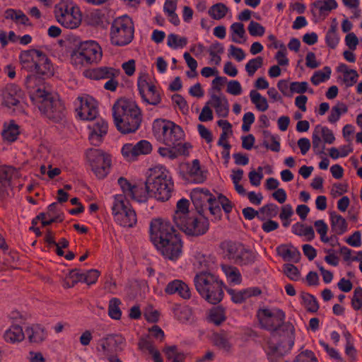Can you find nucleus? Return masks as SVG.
I'll return each mask as SVG.
<instances>
[{
    "label": "nucleus",
    "mask_w": 362,
    "mask_h": 362,
    "mask_svg": "<svg viewBox=\"0 0 362 362\" xmlns=\"http://www.w3.org/2000/svg\"><path fill=\"white\" fill-rule=\"evenodd\" d=\"M209 320L216 325H220L226 320L224 310L220 307L211 309Z\"/></svg>",
    "instance_id": "09e8293b"
},
{
    "label": "nucleus",
    "mask_w": 362,
    "mask_h": 362,
    "mask_svg": "<svg viewBox=\"0 0 362 362\" xmlns=\"http://www.w3.org/2000/svg\"><path fill=\"white\" fill-rule=\"evenodd\" d=\"M151 144L146 140H141L136 144H125L121 150L124 159L129 162L134 161L141 155H147L152 151Z\"/></svg>",
    "instance_id": "f3484780"
},
{
    "label": "nucleus",
    "mask_w": 362,
    "mask_h": 362,
    "mask_svg": "<svg viewBox=\"0 0 362 362\" xmlns=\"http://www.w3.org/2000/svg\"><path fill=\"white\" fill-rule=\"evenodd\" d=\"M5 18L6 19H11L16 23H21L23 25H28L29 18L21 10H15L13 8H8L5 11Z\"/></svg>",
    "instance_id": "58836bf2"
},
{
    "label": "nucleus",
    "mask_w": 362,
    "mask_h": 362,
    "mask_svg": "<svg viewBox=\"0 0 362 362\" xmlns=\"http://www.w3.org/2000/svg\"><path fill=\"white\" fill-rule=\"evenodd\" d=\"M121 300L117 298H112L109 301L108 315L114 320H119L122 316V311L119 308Z\"/></svg>",
    "instance_id": "c03bdc74"
},
{
    "label": "nucleus",
    "mask_w": 362,
    "mask_h": 362,
    "mask_svg": "<svg viewBox=\"0 0 362 362\" xmlns=\"http://www.w3.org/2000/svg\"><path fill=\"white\" fill-rule=\"evenodd\" d=\"M39 110L48 119L54 123L66 122L67 111L64 103L49 94L39 101Z\"/></svg>",
    "instance_id": "4468645a"
},
{
    "label": "nucleus",
    "mask_w": 362,
    "mask_h": 362,
    "mask_svg": "<svg viewBox=\"0 0 362 362\" xmlns=\"http://www.w3.org/2000/svg\"><path fill=\"white\" fill-rule=\"evenodd\" d=\"M230 30L232 32V41L236 43H240L236 36L239 38H243L245 35V30L244 25L242 23H234L230 25Z\"/></svg>",
    "instance_id": "864d4df0"
},
{
    "label": "nucleus",
    "mask_w": 362,
    "mask_h": 362,
    "mask_svg": "<svg viewBox=\"0 0 362 362\" xmlns=\"http://www.w3.org/2000/svg\"><path fill=\"white\" fill-rule=\"evenodd\" d=\"M311 6L318 10L320 16L326 17L331 11L337 8L338 4L336 0H317Z\"/></svg>",
    "instance_id": "2f4dec72"
},
{
    "label": "nucleus",
    "mask_w": 362,
    "mask_h": 362,
    "mask_svg": "<svg viewBox=\"0 0 362 362\" xmlns=\"http://www.w3.org/2000/svg\"><path fill=\"white\" fill-rule=\"evenodd\" d=\"M119 69L108 66H100L89 69L86 76L93 80H105L109 78H117L119 76Z\"/></svg>",
    "instance_id": "4be33fe9"
},
{
    "label": "nucleus",
    "mask_w": 362,
    "mask_h": 362,
    "mask_svg": "<svg viewBox=\"0 0 362 362\" xmlns=\"http://www.w3.org/2000/svg\"><path fill=\"white\" fill-rule=\"evenodd\" d=\"M91 170L98 179H104L112 167L111 156L99 148H89L86 152Z\"/></svg>",
    "instance_id": "ddd939ff"
},
{
    "label": "nucleus",
    "mask_w": 362,
    "mask_h": 362,
    "mask_svg": "<svg viewBox=\"0 0 362 362\" xmlns=\"http://www.w3.org/2000/svg\"><path fill=\"white\" fill-rule=\"evenodd\" d=\"M332 230L337 235H342L348 228V223L344 218L337 214L335 211L330 213Z\"/></svg>",
    "instance_id": "7c9ffc66"
},
{
    "label": "nucleus",
    "mask_w": 362,
    "mask_h": 362,
    "mask_svg": "<svg viewBox=\"0 0 362 362\" xmlns=\"http://www.w3.org/2000/svg\"><path fill=\"white\" fill-rule=\"evenodd\" d=\"M191 198L194 205L203 206L211 202L215 197L207 189L196 188L192 191Z\"/></svg>",
    "instance_id": "cd10ccee"
},
{
    "label": "nucleus",
    "mask_w": 362,
    "mask_h": 362,
    "mask_svg": "<svg viewBox=\"0 0 362 362\" xmlns=\"http://www.w3.org/2000/svg\"><path fill=\"white\" fill-rule=\"evenodd\" d=\"M182 178L194 183H202L206 179V173L201 170L199 160L194 159L192 163H182L180 165Z\"/></svg>",
    "instance_id": "dca6fc26"
},
{
    "label": "nucleus",
    "mask_w": 362,
    "mask_h": 362,
    "mask_svg": "<svg viewBox=\"0 0 362 362\" xmlns=\"http://www.w3.org/2000/svg\"><path fill=\"white\" fill-rule=\"evenodd\" d=\"M126 339L121 334H107L98 341L96 351L109 362H122L117 354L124 350Z\"/></svg>",
    "instance_id": "1a4fd4ad"
},
{
    "label": "nucleus",
    "mask_w": 362,
    "mask_h": 362,
    "mask_svg": "<svg viewBox=\"0 0 362 362\" xmlns=\"http://www.w3.org/2000/svg\"><path fill=\"white\" fill-rule=\"evenodd\" d=\"M292 231L299 236H305L307 241H311L315 238V232L312 226H305L301 223H296L292 226Z\"/></svg>",
    "instance_id": "e433bc0d"
},
{
    "label": "nucleus",
    "mask_w": 362,
    "mask_h": 362,
    "mask_svg": "<svg viewBox=\"0 0 362 362\" xmlns=\"http://www.w3.org/2000/svg\"><path fill=\"white\" fill-rule=\"evenodd\" d=\"M277 254L281 256L285 261H293L298 262L300 259V253L299 250L293 247L281 245L276 248Z\"/></svg>",
    "instance_id": "c85d7f7f"
},
{
    "label": "nucleus",
    "mask_w": 362,
    "mask_h": 362,
    "mask_svg": "<svg viewBox=\"0 0 362 362\" xmlns=\"http://www.w3.org/2000/svg\"><path fill=\"white\" fill-rule=\"evenodd\" d=\"M280 50H279L276 55L275 59L279 66H287L288 64V59L286 57V48L284 43L279 45Z\"/></svg>",
    "instance_id": "0e129e2a"
},
{
    "label": "nucleus",
    "mask_w": 362,
    "mask_h": 362,
    "mask_svg": "<svg viewBox=\"0 0 362 362\" xmlns=\"http://www.w3.org/2000/svg\"><path fill=\"white\" fill-rule=\"evenodd\" d=\"M165 293L168 295L178 294V296L185 300L191 298V291L187 284L182 280L175 279L170 281L165 288Z\"/></svg>",
    "instance_id": "5701e85b"
},
{
    "label": "nucleus",
    "mask_w": 362,
    "mask_h": 362,
    "mask_svg": "<svg viewBox=\"0 0 362 362\" xmlns=\"http://www.w3.org/2000/svg\"><path fill=\"white\" fill-rule=\"evenodd\" d=\"M175 317L180 322H186L192 316V310L187 306H181L180 305H175L173 308Z\"/></svg>",
    "instance_id": "79ce46f5"
},
{
    "label": "nucleus",
    "mask_w": 362,
    "mask_h": 362,
    "mask_svg": "<svg viewBox=\"0 0 362 362\" xmlns=\"http://www.w3.org/2000/svg\"><path fill=\"white\" fill-rule=\"evenodd\" d=\"M247 30L252 36H262L265 32V28L260 23L254 21H250Z\"/></svg>",
    "instance_id": "69168bd1"
},
{
    "label": "nucleus",
    "mask_w": 362,
    "mask_h": 362,
    "mask_svg": "<svg viewBox=\"0 0 362 362\" xmlns=\"http://www.w3.org/2000/svg\"><path fill=\"white\" fill-rule=\"evenodd\" d=\"M209 103L215 109L216 113L218 117H226L228 115L229 104L225 96L220 97L213 94Z\"/></svg>",
    "instance_id": "bb28decb"
},
{
    "label": "nucleus",
    "mask_w": 362,
    "mask_h": 362,
    "mask_svg": "<svg viewBox=\"0 0 362 362\" xmlns=\"http://www.w3.org/2000/svg\"><path fill=\"white\" fill-rule=\"evenodd\" d=\"M294 362H318V360L312 351L305 350L296 357Z\"/></svg>",
    "instance_id": "e2e57ef3"
},
{
    "label": "nucleus",
    "mask_w": 362,
    "mask_h": 362,
    "mask_svg": "<svg viewBox=\"0 0 362 362\" xmlns=\"http://www.w3.org/2000/svg\"><path fill=\"white\" fill-rule=\"evenodd\" d=\"M300 298L306 310L310 313H316L319 309V304L316 298L304 291L300 293Z\"/></svg>",
    "instance_id": "4c0bfd02"
},
{
    "label": "nucleus",
    "mask_w": 362,
    "mask_h": 362,
    "mask_svg": "<svg viewBox=\"0 0 362 362\" xmlns=\"http://www.w3.org/2000/svg\"><path fill=\"white\" fill-rule=\"evenodd\" d=\"M265 138H270L272 144L269 145L267 141H264L263 145L272 151L279 152L280 151V143L276 139L274 136L272 135L269 131H263Z\"/></svg>",
    "instance_id": "052dcab7"
},
{
    "label": "nucleus",
    "mask_w": 362,
    "mask_h": 362,
    "mask_svg": "<svg viewBox=\"0 0 362 362\" xmlns=\"http://www.w3.org/2000/svg\"><path fill=\"white\" fill-rule=\"evenodd\" d=\"M250 97L252 103L256 108L261 112H264L269 108V105L266 98L261 95L257 91L252 90L250 93Z\"/></svg>",
    "instance_id": "a19ab883"
},
{
    "label": "nucleus",
    "mask_w": 362,
    "mask_h": 362,
    "mask_svg": "<svg viewBox=\"0 0 362 362\" xmlns=\"http://www.w3.org/2000/svg\"><path fill=\"white\" fill-rule=\"evenodd\" d=\"M118 183L124 192H128L129 195L139 201V195L142 194L144 192V188L142 186L132 185L129 181L124 177H119L118 179Z\"/></svg>",
    "instance_id": "72a5a7b5"
},
{
    "label": "nucleus",
    "mask_w": 362,
    "mask_h": 362,
    "mask_svg": "<svg viewBox=\"0 0 362 362\" xmlns=\"http://www.w3.org/2000/svg\"><path fill=\"white\" fill-rule=\"evenodd\" d=\"M174 189V182L170 171L163 165H155L149 169L139 202H145L148 197L161 202L168 201Z\"/></svg>",
    "instance_id": "7ed1b4c3"
},
{
    "label": "nucleus",
    "mask_w": 362,
    "mask_h": 362,
    "mask_svg": "<svg viewBox=\"0 0 362 362\" xmlns=\"http://www.w3.org/2000/svg\"><path fill=\"white\" fill-rule=\"evenodd\" d=\"M134 27L132 20L127 16L115 18L111 23L110 39L115 46H125L129 44L133 38Z\"/></svg>",
    "instance_id": "6e6552de"
},
{
    "label": "nucleus",
    "mask_w": 362,
    "mask_h": 362,
    "mask_svg": "<svg viewBox=\"0 0 362 362\" xmlns=\"http://www.w3.org/2000/svg\"><path fill=\"white\" fill-rule=\"evenodd\" d=\"M279 212V208L278 206L274 204H268L264 206H263L259 209L260 215L258 216V218L264 221L266 219V218H274L276 217Z\"/></svg>",
    "instance_id": "a18cd8bd"
},
{
    "label": "nucleus",
    "mask_w": 362,
    "mask_h": 362,
    "mask_svg": "<svg viewBox=\"0 0 362 362\" xmlns=\"http://www.w3.org/2000/svg\"><path fill=\"white\" fill-rule=\"evenodd\" d=\"M102 49L95 41L89 40L79 44L71 55V62L76 65L89 64L102 58Z\"/></svg>",
    "instance_id": "9b49d317"
},
{
    "label": "nucleus",
    "mask_w": 362,
    "mask_h": 362,
    "mask_svg": "<svg viewBox=\"0 0 362 362\" xmlns=\"http://www.w3.org/2000/svg\"><path fill=\"white\" fill-rule=\"evenodd\" d=\"M25 334L31 343H40L45 340L47 334L45 329L38 325L25 329Z\"/></svg>",
    "instance_id": "473e14b6"
},
{
    "label": "nucleus",
    "mask_w": 362,
    "mask_h": 362,
    "mask_svg": "<svg viewBox=\"0 0 362 362\" xmlns=\"http://www.w3.org/2000/svg\"><path fill=\"white\" fill-rule=\"evenodd\" d=\"M327 46L334 49L339 43V37L337 34V25H332L325 37Z\"/></svg>",
    "instance_id": "5fc2aeb1"
},
{
    "label": "nucleus",
    "mask_w": 362,
    "mask_h": 362,
    "mask_svg": "<svg viewBox=\"0 0 362 362\" xmlns=\"http://www.w3.org/2000/svg\"><path fill=\"white\" fill-rule=\"evenodd\" d=\"M21 95V90L17 86H8L3 93V104L8 107L16 106L19 103Z\"/></svg>",
    "instance_id": "393cba45"
},
{
    "label": "nucleus",
    "mask_w": 362,
    "mask_h": 362,
    "mask_svg": "<svg viewBox=\"0 0 362 362\" xmlns=\"http://www.w3.org/2000/svg\"><path fill=\"white\" fill-rule=\"evenodd\" d=\"M347 111L348 107L346 104L338 103L332 108L330 115L328 116V121L330 123H335L339 119L341 115L347 112Z\"/></svg>",
    "instance_id": "49530a36"
},
{
    "label": "nucleus",
    "mask_w": 362,
    "mask_h": 362,
    "mask_svg": "<svg viewBox=\"0 0 362 362\" xmlns=\"http://www.w3.org/2000/svg\"><path fill=\"white\" fill-rule=\"evenodd\" d=\"M351 305L356 310L362 308V288L357 287L355 288L351 300Z\"/></svg>",
    "instance_id": "338daca9"
},
{
    "label": "nucleus",
    "mask_w": 362,
    "mask_h": 362,
    "mask_svg": "<svg viewBox=\"0 0 362 362\" xmlns=\"http://www.w3.org/2000/svg\"><path fill=\"white\" fill-rule=\"evenodd\" d=\"M323 71H317L315 72V74L313 75V76L310 78L311 83L317 86L320 83L329 79L330 78L331 75V68L329 66H325L323 68Z\"/></svg>",
    "instance_id": "8fccbe9b"
},
{
    "label": "nucleus",
    "mask_w": 362,
    "mask_h": 362,
    "mask_svg": "<svg viewBox=\"0 0 362 362\" xmlns=\"http://www.w3.org/2000/svg\"><path fill=\"white\" fill-rule=\"evenodd\" d=\"M223 269L231 282L235 284L241 282V274L238 268L232 266H223Z\"/></svg>",
    "instance_id": "6e6d98bb"
},
{
    "label": "nucleus",
    "mask_w": 362,
    "mask_h": 362,
    "mask_svg": "<svg viewBox=\"0 0 362 362\" xmlns=\"http://www.w3.org/2000/svg\"><path fill=\"white\" fill-rule=\"evenodd\" d=\"M320 125H317L312 134L313 148L316 154L324 153L325 145L322 144V140L319 134Z\"/></svg>",
    "instance_id": "3c124183"
},
{
    "label": "nucleus",
    "mask_w": 362,
    "mask_h": 362,
    "mask_svg": "<svg viewBox=\"0 0 362 362\" xmlns=\"http://www.w3.org/2000/svg\"><path fill=\"white\" fill-rule=\"evenodd\" d=\"M115 220L123 227L132 228L136 225L137 218L124 194H117L112 207Z\"/></svg>",
    "instance_id": "f8f14e48"
},
{
    "label": "nucleus",
    "mask_w": 362,
    "mask_h": 362,
    "mask_svg": "<svg viewBox=\"0 0 362 362\" xmlns=\"http://www.w3.org/2000/svg\"><path fill=\"white\" fill-rule=\"evenodd\" d=\"M88 128L90 129L88 139L90 144L95 146H99L102 143L103 137L107 134V123L103 119H98L93 124L89 125Z\"/></svg>",
    "instance_id": "412c9836"
},
{
    "label": "nucleus",
    "mask_w": 362,
    "mask_h": 362,
    "mask_svg": "<svg viewBox=\"0 0 362 362\" xmlns=\"http://www.w3.org/2000/svg\"><path fill=\"white\" fill-rule=\"evenodd\" d=\"M197 291L208 303L216 305L223 298V281L218 276L207 272H201L194 278Z\"/></svg>",
    "instance_id": "39448f33"
},
{
    "label": "nucleus",
    "mask_w": 362,
    "mask_h": 362,
    "mask_svg": "<svg viewBox=\"0 0 362 362\" xmlns=\"http://www.w3.org/2000/svg\"><path fill=\"white\" fill-rule=\"evenodd\" d=\"M84 281V273L80 272L79 269H75L70 271L66 279V284L69 288L73 287L78 282Z\"/></svg>",
    "instance_id": "603ef678"
},
{
    "label": "nucleus",
    "mask_w": 362,
    "mask_h": 362,
    "mask_svg": "<svg viewBox=\"0 0 362 362\" xmlns=\"http://www.w3.org/2000/svg\"><path fill=\"white\" fill-rule=\"evenodd\" d=\"M112 117L117 129L123 134L135 132L142 121L141 112L136 103L125 98L115 103Z\"/></svg>",
    "instance_id": "20e7f679"
},
{
    "label": "nucleus",
    "mask_w": 362,
    "mask_h": 362,
    "mask_svg": "<svg viewBox=\"0 0 362 362\" xmlns=\"http://www.w3.org/2000/svg\"><path fill=\"white\" fill-rule=\"evenodd\" d=\"M81 105L78 115L82 119L93 120L98 115L95 102L92 98H79Z\"/></svg>",
    "instance_id": "b1692460"
},
{
    "label": "nucleus",
    "mask_w": 362,
    "mask_h": 362,
    "mask_svg": "<svg viewBox=\"0 0 362 362\" xmlns=\"http://www.w3.org/2000/svg\"><path fill=\"white\" fill-rule=\"evenodd\" d=\"M43 76L32 73L27 76L25 85L31 98L42 100L49 93L44 90Z\"/></svg>",
    "instance_id": "a211bd4d"
},
{
    "label": "nucleus",
    "mask_w": 362,
    "mask_h": 362,
    "mask_svg": "<svg viewBox=\"0 0 362 362\" xmlns=\"http://www.w3.org/2000/svg\"><path fill=\"white\" fill-rule=\"evenodd\" d=\"M219 247L223 257L235 264L249 265L255 260V253L240 242L224 240L220 243Z\"/></svg>",
    "instance_id": "0eeeda50"
},
{
    "label": "nucleus",
    "mask_w": 362,
    "mask_h": 362,
    "mask_svg": "<svg viewBox=\"0 0 362 362\" xmlns=\"http://www.w3.org/2000/svg\"><path fill=\"white\" fill-rule=\"evenodd\" d=\"M187 43V39L185 37H179L177 35L170 34L168 36V45L170 47L176 49L177 47H183Z\"/></svg>",
    "instance_id": "13d9d810"
},
{
    "label": "nucleus",
    "mask_w": 362,
    "mask_h": 362,
    "mask_svg": "<svg viewBox=\"0 0 362 362\" xmlns=\"http://www.w3.org/2000/svg\"><path fill=\"white\" fill-rule=\"evenodd\" d=\"M147 79L148 75L145 74L140 75L139 77L138 78L137 86L141 98L145 97L146 91L148 90V88L153 85L151 83H149Z\"/></svg>",
    "instance_id": "680f3d73"
},
{
    "label": "nucleus",
    "mask_w": 362,
    "mask_h": 362,
    "mask_svg": "<svg viewBox=\"0 0 362 362\" xmlns=\"http://www.w3.org/2000/svg\"><path fill=\"white\" fill-rule=\"evenodd\" d=\"M64 12L57 16V21L67 28H76L81 22V13L78 7L66 6Z\"/></svg>",
    "instance_id": "aec40b11"
},
{
    "label": "nucleus",
    "mask_w": 362,
    "mask_h": 362,
    "mask_svg": "<svg viewBox=\"0 0 362 362\" xmlns=\"http://www.w3.org/2000/svg\"><path fill=\"white\" fill-rule=\"evenodd\" d=\"M262 170V167L259 166L257 168V172L252 170L249 173L248 177L252 185L259 186L260 185L261 180L263 178Z\"/></svg>",
    "instance_id": "774afa93"
},
{
    "label": "nucleus",
    "mask_w": 362,
    "mask_h": 362,
    "mask_svg": "<svg viewBox=\"0 0 362 362\" xmlns=\"http://www.w3.org/2000/svg\"><path fill=\"white\" fill-rule=\"evenodd\" d=\"M19 134L18 126L16 124H10L2 132L3 138L10 142H13L17 139Z\"/></svg>",
    "instance_id": "4d7b16f0"
},
{
    "label": "nucleus",
    "mask_w": 362,
    "mask_h": 362,
    "mask_svg": "<svg viewBox=\"0 0 362 362\" xmlns=\"http://www.w3.org/2000/svg\"><path fill=\"white\" fill-rule=\"evenodd\" d=\"M155 133L159 134L163 142L169 147H176L182 144L184 132L182 128L170 121L156 119L153 125Z\"/></svg>",
    "instance_id": "9d476101"
},
{
    "label": "nucleus",
    "mask_w": 362,
    "mask_h": 362,
    "mask_svg": "<svg viewBox=\"0 0 362 362\" xmlns=\"http://www.w3.org/2000/svg\"><path fill=\"white\" fill-rule=\"evenodd\" d=\"M24 338L25 334L19 325L11 326L4 334L5 340L12 343L21 341Z\"/></svg>",
    "instance_id": "c9c22d12"
},
{
    "label": "nucleus",
    "mask_w": 362,
    "mask_h": 362,
    "mask_svg": "<svg viewBox=\"0 0 362 362\" xmlns=\"http://www.w3.org/2000/svg\"><path fill=\"white\" fill-rule=\"evenodd\" d=\"M19 176L18 170L11 165L0 167V199L8 196V189L11 187V180Z\"/></svg>",
    "instance_id": "6ab92c4d"
},
{
    "label": "nucleus",
    "mask_w": 362,
    "mask_h": 362,
    "mask_svg": "<svg viewBox=\"0 0 362 362\" xmlns=\"http://www.w3.org/2000/svg\"><path fill=\"white\" fill-rule=\"evenodd\" d=\"M189 202L187 199H181L177 202L176 211L173 216V221L175 224L194 214L189 211Z\"/></svg>",
    "instance_id": "c756f323"
},
{
    "label": "nucleus",
    "mask_w": 362,
    "mask_h": 362,
    "mask_svg": "<svg viewBox=\"0 0 362 362\" xmlns=\"http://www.w3.org/2000/svg\"><path fill=\"white\" fill-rule=\"evenodd\" d=\"M142 98L145 102L153 105H157L161 101L159 91L154 85L148 88V90L146 91L145 97Z\"/></svg>",
    "instance_id": "37998d69"
},
{
    "label": "nucleus",
    "mask_w": 362,
    "mask_h": 362,
    "mask_svg": "<svg viewBox=\"0 0 362 362\" xmlns=\"http://www.w3.org/2000/svg\"><path fill=\"white\" fill-rule=\"evenodd\" d=\"M176 226L187 235L199 237L204 235L209 230V221L204 216H197L193 214L181 221Z\"/></svg>",
    "instance_id": "2eb2a0df"
},
{
    "label": "nucleus",
    "mask_w": 362,
    "mask_h": 362,
    "mask_svg": "<svg viewBox=\"0 0 362 362\" xmlns=\"http://www.w3.org/2000/svg\"><path fill=\"white\" fill-rule=\"evenodd\" d=\"M263 64V58L262 57H257L255 59H250L245 65V69L250 76L254 75L256 71L259 69Z\"/></svg>",
    "instance_id": "bf43d9fd"
},
{
    "label": "nucleus",
    "mask_w": 362,
    "mask_h": 362,
    "mask_svg": "<svg viewBox=\"0 0 362 362\" xmlns=\"http://www.w3.org/2000/svg\"><path fill=\"white\" fill-rule=\"evenodd\" d=\"M257 317L261 326L271 332L266 347L268 359L269 362H279L294 344V326L289 322H284L285 313L279 309L274 311L259 310Z\"/></svg>",
    "instance_id": "f257e3e1"
},
{
    "label": "nucleus",
    "mask_w": 362,
    "mask_h": 362,
    "mask_svg": "<svg viewBox=\"0 0 362 362\" xmlns=\"http://www.w3.org/2000/svg\"><path fill=\"white\" fill-rule=\"evenodd\" d=\"M163 351L165 352L167 358L172 362H184L185 359V354L182 352H178L176 346H168L163 350Z\"/></svg>",
    "instance_id": "de8ad7c7"
},
{
    "label": "nucleus",
    "mask_w": 362,
    "mask_h": 362,
    "mask_svg": "<svg viewBox=\"0 0 362 362\" xmlns=\"http://www.w3.org/2000/svg\"><path fill=\"white\" fill-rule=\"evenodd\" d=\"M228 293L231 296V300L235 303H242L252 296H257L261 294V290L257 287L248 288L242 291L228 289Z\"/></svg>",
    "instance_id": "a878e982"
},
{
    "label": "nucleus",
    "mask_w": 362,
    "mask_h": 362,
    "mask_svg": "<svg viewBox=\"0 0 362 362\" xmlns=\"http://www.w3.org/2000/svg\"><path fill=\"white\" fill-rule=\"evenodd\" d=\"M150 238L165 258L174 261L180 257L183 247L181 236L169 221L153 219L150 223Z\"/></svg>",
    "instance_id": "f03ea898"
},
{
    "label": "nucleus",
    "mask_w": 362,
    "mask_h": 362,
    "mask_svg": "<svg viewBox=\"0 0 362 362\" xmlns=\"http://www.w3.org/2000/svg\"><path fill=\"white\" fill-rule=\"evenodd\" d=\"M22 68L30 73L45 78L54 74V67L47 55L41 50L31 49L21 52L19 56Z\"/></svg>",
    "instance_id": "423d86ee"
},
{
    "label": "nucleus",
    "mask_w": 362,
    "mask_h": 362,
    "mask_svg": "<svg viewBox=\"0 0 362 362\" xmlns=\"http://www.w3.org/2000/svg\"><path fill=\"white\" fill-rule=\"evenodd\" d=\"M229 8L223 3H217L211 6L208 11L209 15L214 20L223 18Z\"/></svg>",
    "instance_id": "ea45409f"
},
{
    "label": "nucleus",
    "mask_w": 362,
    "mask_h": 362,
    "mask_svg": "<svg viewBox=\"0 0 362 362\" xmlns=\"http://www.w3.org/2000/svg\"><path fill=\"white\" fill-rule=\"evenodd\" d=\"M212 342L214 346L226 351H229L232 346L229 341V337L224 331H221L219 333H214L212 336Z\"/></svg>",
    "instance_id": "f704fd0d"
}]
</instances>
